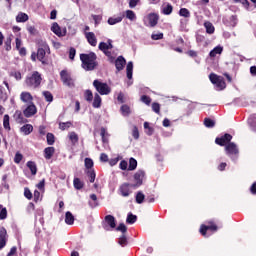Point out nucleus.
<instances>
[{"label":"nucleus","instance_id":"f257e3e1","mask_svg":"<svg viewBox=\"0 0 256 256\" xmlns=\"http://www.w3.org/2000/svg\"><path fill=\"white\" fill-rule=\"evenodd\" d=\"M231 139H233L231 134H225L220 138H216L215 143L221 147H225L226 155H228L232 161H237V158L239 157V148L237 147V144L231 142Z\"/></svg>","mask_w":256,"mask_h":256},{"label":"nucleus","instance_id":"f03ea898","mask_svg":"<svg viewBox=\"0 0 256 256\" xmlns=\"http://www.w3.org/2000/svg\"><path fill=\"white\" fill-rule=\"evenodd\" d=\"M80 60L82 61V67L85 71H93V69L97 67V55L93 52L81 54Z\"/></svg>","mask_w":256,"mask_h":256},{"label":"nucleus","instance_id":"7ed1b4c3","mask_svg":"<svg viewBox=\"0 0 256 256\" xmlns=\"http://www.w3.org/2000/svg\"><path fill=\"white\" fill-rule=\"evenodd\" d=\"M209 79L213 85H215L217 91H223L227 84H225V80L221 76H217V74H210Z\"/></svg>","mask_w":256,"mask_h":256},{"label":"nucleus","instance_id":"20e7f679","mask_svg":"<svg viewBox=\"0 0 256 256\" xmlns=\"http://www.w3.org/2000/svg\"><path fill=\"white\" fill-rule=\"evenodd\" d=\"M26 85L33 89L39 87V85H41V74H39V72H33L31 76L26 78Z\"/></svg>","mask_w":256,"mask_h":256},{"label":"nucleus","instance_id":"39448f33","mask_svg":"<svg viewBox=\"0 0 256 256\" xmlns=\"http://www.w3.org/2000/svg\"><path fill=\"white\" fill-rule=\"evenodd\" d=\"M93 85L96 91L100 93V95H109L111 93V88L109 87V85H107V83H103L99 80H94Z\"/></svg>","mask_w":256,"mask_h":256},{"label":"nucleus","instance_id":"423d86ee","mask_svg":"<svg viewBox=\"0 0 256 256\" xmlns=\"http://www.w3.org/2000/svg\"><path fill=\"white\" fill-rule=\"evenodd\" d=\"M47 53H49V45H47V42L41 41L37 52V59L42 63H45L44 59Z\"/></svg>","mask_w":256,"mask_h":256},{"label":"nucleus","instance_id":"0eeeda50","mask_svg":"<svg viewBox=\"0 0 256 256\" xmlns=\"http://www.w3.org/2000/svg\"><path fill=\"white\" fill-rule=\"evenodd\" d=\"M146 27H155L159 23V15L156 13H150L143 19Z\"/></svg>","mask_w":256,"mask_h":256},{"label":"nucleus","instance_id":"6e6552de","mask_svg":"<svg viewBox=\"0 0 256 256\" xmlns=\"http://www.w3.org/2000/svg\"><path fill=\"white\" fill-rule=\"evenodd\" d=\"M215 231H217V225L213 224V222H209L208 225H201L200 227V233L203 237H209Z\"/></svg>","mask_w":256,"mask_h":256},{"label":"nucleus","instance_id":"1a4fd4ad","mask_svg":"<svg viewBox=\"0 0 256 256\" xmlns=\"http://www.w3.org/2000/svg\"><path fill=\"white\" fill-rule=\"evenodd\" d=\"M131 187H133V184L124 183L119 187V193L122 195V197H129L133 191L131 190Z\"/></svg>","mask_w":256,"mask_h":256},{"label":"nucleus","instance_id":"9d476101","mask_svg":"<svg viewBox=\"0 0 256 256\" xmlns=\"http://www.w3.org/2000/svg\"><path fill=\"white\" fill-rule=\"evenodd\" d=\"M60 77L64 85H67L68 87H73V78H71V75L67 73L66 70L61 71Z\"/></svg>","mask_w":256,"mask_h":256},{"label":"nucleus","instance_id":"9b49d317","mask_svg":"<svg viewBox=\"0 0 256 256\" xmlns=\"http://www.w3.org/2000/svg\"><path fill=\"white\" fill-rule=\"evenodd\" d=\"M143 177H145V172H143L141 170H139L134 175L135 184H132L134 189H137V187H141V185H143Z\"/></svg>","mask_w":256,"mask_h":256},{"label":"nucleus","instance_id":"f8f14e48","mask_svg":"<svg viewBox=\"0 0 256 256\" xmlns=\"http://www.w3.org/2000/svg\"><path fill=\"white\" fill-rule=\"evenodd\" d=\"M115 225V217L111 215L105 217L104 229L106 231H109V227L110 229H115Z\"/></svg>","mask_w":256,"mask_h":256},{"label":"nucleus","instance_id":"ddd939ff","mask_svg":"<svg viewBox=\"0 0 256 256\" xmlns=\"http://www.w3.org/2000/svg\"><path fill=\"white\" fill-rule=\"evenodd\" d=\"M7 229L1 228L0 229V251L1 249H4L5 245H7Z\"/></svg>","mask_w":256,"mask_h":256},{"label":"nucleus","instance_id":"4468645a","mask_svg":"<svg viewBox=\"0 0 256 256\" xmlns=\"http://www.w3.org/2000/svg\"><path fill=\"white\" fill-rule=\"evenodd\" d=\"M99 49L100 51H103V53H105L107 57H111V52L109 51V49H113V44H111V42L109 43L101 42L99 44Z\"/></svg>","mask_w":256,"mask_h":256},{"label":"nucleus","instance_id":"2eb2a0df","mask_svg":"<svg viewBox=\"0 0 256 256\" xmlns=\"http://www.w3.org/2000/svg\"><path fill=\"white\" fill-rule=\"evenodd\" d=\"M36 113H37V107L33 103L28 104L26 109L23 111V114L26 117H33V115H35Z\"/></svg>","mask_w":256,"mask_h":256},{"label":"nucleus","instance_id":"dca6fc26","mask_svg":"<svg viewBox=\"0 0 256 256\" xmlns=\"http://www.w3.org/2000/svg\"><path fill=\"white\" fill-rule=\"evenodd\" d=\"M85 38L87 39L89 45L92 47H97V36L93 32H85Z\"/></svg>","mask_w":256,"mask_h":256},{"label":"nucleus","instance_id":"f3484780","mask_svg":"<svg viewBox=\"0 0 256 256\" xmlns=\"http://www.w3.org/2000/svg\"><path fill=\"white\" fill-rule=\"evenodd\" d=\"M20 100L22 103H26V105H31L33 103V96L29 92H22L20 94Z\"/></svg>","mask_w":256,"mask_h":256},{"label":"nucleus","instance_id":"a211bd4d","mask_svg":"<svg viewBox=\"0 0 256 256\" xmlns=\"http://www.w3.org/2000/svg\"><path fill=\"white\" fill-rule=\"evenodd\" d=\"M51 31L55 33V35H57L58 37H65V30L62 31L61 30V27H59V24H57V22H54L52 24V27H51Z\"/></svg>","mask_w":256,"mask_h":256},{"label":"nucleus","instance_id":"6ab92c4d","mask_svg":"<svg viewBox=\"0 0 256 256\" xmlns=\"http://www.w3.org/2000/svg\"><path fill=\"white\" fill-rule=\"evenodd\" d=\"M125 63H127L125 58H123V56H119L115 61V67H116L117 71H123V69L125 67Z\"/></svg>","mask_w":256,"mask_h":256},{"label":"nucleus","instance_id":"aec40b11","mask_svg":"<svg viewBox=\"0 0 256 256\" xmlns=\"http://www.w3.org/2000/svg\"><path fill=\"white\" fill-rule=\"evenodd\" d=\"M20 131L23 135H31L33 133V125L26 124L20 128Z\"/></svg>","mask_w":256,"mask_h":256},{"label":"nucleus","instance_id":"412c9836","mask_svg":"<svg viewBox=\"0 0 256 256\" xmlns=\"http://www.w3.org/2000/svg\"><path fill=\"white\" fill-rule=\"evenodd\" d=\"M162 13L164 15H171L173 13V6L169 3H164L162 5Z\"/></svg>","mask_w":256,"mask_h":256},{"label":"nucleus","instance_id":"4be33fe9","mask_svg":"<svg viewBox=\"0 0 256 256\" xmlns=\"http://www.w3.org/2000/svg\"><path fill=\"white\" fill-rule=\"evenodd\" d=\"M65 223L66 225H73L75 223V216L70 211L65 214Z\"/></svg>","mask_w":256,"mask_h":256},{"label":"nucleus","instance_id":"5701e85b","mask_svg":"<svg viewBox=\"0 0 256 256\" xmlns=\"http://www.w3.org/2000/svg\"><path fill=\"white\" fill-rule=\"evenodd\" d=\"M16 21L17 23H25L26 21H29V15H27L26 13L20 12L16 16Z\"/></svg>","mask_w":256,"mask_h":256},{"label":"nucleus","instance_id":"b1692460","mask_svg":"<svg viewBox=\"0 0 256 256\" xmlns=\"http://www.w3.org/2000/svg\"><path fill=\"white\" fill-rule=\"evenodd\" d=\"M204 27L206 29V33H208L209 35H213L215 33V26H213V23L205 22Z\"/></svg>","mask_w":256,"mask_h":256},{"label":"nucleus","instance_id":"393cba45","mask_svg":"<svg viewBox=\"0 0 256 256\" xmlns=\"http://www.w3.org/2000/svg\"><path fill=\"white\" fill-rule=\"evenodd\" d=\"M222 53H223V47L219 45L210 51V57H217V55H221Z\"/></svg>","mask_w":256,"mask_h":256},{"label":"nucleus","instance_id":"a878e982","mask_svg":"<svg viewBox=\"0 0 256 256\" xmlns=\"http://www.w3.org/2000/svg\"><path fill=\"white\" fill-rule=\"evenodd\" d=\"M44 157L45 159H51V157H53L54 153H55V148L54 147H47L44 150Z\"/></svg>","mask_w":256,"mask_h":256},{"label":"nucleus","instance_id":"bb28decb","mask_svg":"<svg viewBox=\"0 0 256 256\" xmlns=\"http://www.w3.org/2000/svg\"><path fill=\"white\" fill-rule=\"evenodd\" d=\"M26 166L30 169L32 175H37V164L33 161H28Z\"/></svg>","mask_w":256,"mask_h":256},{"label":"nucleus","instance_id":"cd10ccee","mask_svg":"<svg viewBox=\"0 0 256 256\" xmlns=\"http://www.w3.org/2000/svg\"><path fill=\"white\" fill-rule=\"evenodd\" d=\"M121 21H123V16L110 17L108 18V25H117V23H121Z\"/></svg>","mask_w":256,"mask_h":256},{"label":"nucleus","instance_id":"c85d7f7f","mask_svg":"<svg viewBox=\"0 0 256 256\" xmlns=\"http://www.w3.org/2000/svg\"><path fill=\"white\" fill-rule=\"evenodd\" d=\"M127 78L132 80L133 79V62H128L126 66Z\"/></svg>","mask_w":256,"mask_h":256},{"label":"nucleus","instance_id":"c756f323","mask_svg":"<svg viewBox=\"0 0 256 256\" xmlns=\"http://www.w3.org/2000/svg\"><path fill=\"white\" fill-rule=\"evenodd\" d=\"M68 139L71 141L72 145H75L79 142V136L75 132H70L68 134Z\"/></svg>","mask_w":256,"mask_h":256},{"label":"nucleus","instance_id":"7c9ffc66","mask_svg":"<svg viewBox=\"0 0 256 256\" xmlns=\"http://www.w3.org/2000/svg\"><path fill=\"white\" fill-rule=\"evenodd\" d=\"M92 105L95 109H99V107H101V96H99L97 93L94 95V100Z\"/></svg>","mask_w":256,"mask_h":256},{"label":"nucleus","instance_id":"2f4dec72","mask_svg":"<svg viewBox=\"0 0 256 256\" xmlns=\"http://www.w3.org/2000/svg\"><path fill=\"white\" fill-rule=\"evenodd\" d=\"M126 19H129V21H135L137 19V15L133 10H126L125 11Z\"/></svg>","mask_w":256,"mask_h":256},{"label":"nucleus","instance_id":"473e14b6","mask_svg":"<svg viewBox=\"0 0 256 256\" xmlns=\"http://www.w3.org/2000/svg\"><path fill=\"white\" fill-rule=\"evenodd\" d=\"M90 199H91V201H89V206L92 209H95V207H97V205H99V203L97 202V195L91 194ZM93 201H94V203H93Z\"/></svg>","mask_w":256,"mask_h":256},{"label":"nucleus","instance_id":"72a5a7b5","mask_svg":"<svg viewBox=\"0 0 256 256\" xmlns=\"http://www.w3.org/2000/svg\"><path fill=\"white\" fill-rule=\"evenodd\" d=\"M120 110L124 117H128V115H131V108H129L128 105H122Z\"/></svg>","mask_w":256,"mask_h":256},{"label":"nucleus","instance_id":"f704fd0d","mask_svg":"<svg viewBox=\"0 0 256 256\" xmlns=\"http://www.w3.org/2000/svg\"><path fill=\"white\" fill-rule=\"evenodd\" d=\"M3 127L7 131H11V126L9 124V115H7V114L4 115V118H3Z\"/></svg>","mask_w":256,"mask_h":256},{"label":"nucleus","instance_id":"c9c22d12","mask_svg":"<svg viewBox=\"0 0 256 256\" xmlns=\"http://www.w3.org/2000/svg\"><path fill=\"white\" fill-rule=\"evenodd\" d=\"M128 169L129 171H135L137 169V160L135 158H130Z\"/></svg>","mask_w":256,"mask_h":256},{"label":"nucleus","instance_id":"e433bc0d","mask_svg":"<svg viewBox=\"0 0 256 256\" xmlns=\"http://www.w3.org/2000/svg\"><path fill=\"white\" fill-rule=\"evenodd\" d=\"M73 185L77 190L83 189V182L79 178H74Z\"/></svg>","mask_w":256,"mask_h":256},{"label":"nucleus","instance_id":"4c0bfd02","mask_svg":"<svg viewBox=\"0 0 256 256\" xmlns=\"http://www.w3.org/2000/svg\"><path fill=\"white\" fill-rule=\"evenodd\" d=\"M84 98L86 101H88V103H91V101H93V92H91V90H86L84 92Z\"/></svg>","mask_w":256,"mask_h":256},{"label":"nucleus","instance_id":"58836bf2","mask_svg":"<svg viewBox=\"0 0 256 256\" xmlns=\"http://www.w3.org/2000/svg\"><path fill=\"white\" fill-rule=\"evenodd\" d=\"M85 167L88 169V171L93 170V160L91 158H85Z\"/></svg>","mask_w":256,"mask_h":256},{"label":"nucleus","instance_id":"ea45409f","mask_svg":"<svg viewBox=\"0 0 256 256\" xmlns=\"http://www.w3.org/2000/svg\"><path fill=\"white\" fill-rule=\"evenodd\" d=\"M143 201H145V194H143V192H138L136 194V203L141 205V203H143Z\"/></svg>","mask_w":256,"mask_h":256},{"label":"nucleus","instance_id":"a19ab883","mask_svg":"<svg viewBox=\"0 0 256 256\" xmlns=\"http://www.w3.org/2000/svg\"><path fill=\"white\" fill-rule=\"evenodd\" d=\"M144 129H145L146 135H149V136L153 135L154 130L151 126H149V122L144 123Z\"/></svg>","mask_w":256,"mask_h":256},{"label":"nucleus","instance_id":"79ce46f5","mask_svg":"<svg viewBox=\"0 0 256 256\" xmlns=\"http://www.w3.org/2000/svg\"><path fill=\"white\" fill-rule=\"evenodd\" d=\"M135 221H137V216L133 215V214H128L126 222L129 223L130 225H133V223H135Z\"/></svg>","mask_w":256,"mask_h":256},{"label":"nucleus","instance_id":"37998d69","mask_svg":"<svg viewBox=\"0 0 256 256\" xmlns=\"http://www.w3.org/2000/svg\"><path fill=\"white\" fill-rule=\"evenodd\" d=\"M9 99V95L7 92L3 91V87L0 86V101H7Z\"/></svg>","mask_w":256,"mask_h":256},{"label":"nucleus","instance_id":"c03bdc74","mask_svg":"<svg viewBox=\"0 0 256 256\" xmlns=\"http://www.w3.org/2000/svg\"><path fill=\"white\" fill-rule=\"evenodd\" d=\"M87 175L89 177L90 183H95V171L94 170H87Z\"/></svg>","mask_w":256,"mask_h":256},{"label":"nucleus","instance_id":"a18cd8bd","mask_svg":"<svg viewBox=\"0 0 256 256\" xmlns=\"http://www.w3.org/2000/svg\"><path fill=\"white\" fill-rule=\"evenodd\" d=\"M179 15L181 16V17H191V13L189 12V10L187 9V8H182V9H180V11H179Z\"/></svg>","mask_w":256,"mask_h":256},{"label":"nucleus","instance_id":"49530a36","mask_svg":"<svg viewBox=\"0 0 256 256\" xmlns=\"http://www.w3.org/2000/svg\"><path fill=\"white\" fill-rule=\"evenodd\" d=\"M0 219H7V208H3V205H0Z\"/></svg>","mask_w":256,"mask_h":256},{"label":"nucleus","instance_id":"de8ad7c7","mask_svg":"<svg viewBox=\"0 0 256 256\" xmlns=\"http://www.w3.org/2000/svg\"><path fill=\"white\" fill-rule=\"evenodd\" d=\"M43 95H44L46 101H48V103H51L53 101V94H51V92L45 91V92H43Z\"/></svg>","mask_w":256,"mask_h":256},{"label":"nucleus","instance_id":"09e8293b","mask_svg":"<svg viewBox=\"0 0 256 256\" xmlns=\"http://www.w3.org/2000/svg\"><path fill=\"white\" fill-rule=\"evenodd\" d=\"M69 127H71V122H62L59 124L61 131H65V129H69Z\"/></svg>","mask_w":256,"mask_h":256},{"label":"nucleus","instance_id":"8fccbe9b","mask_svg":"<svg viewBox=\"0 0 256 256\" xmlns=\"http://www.w3.org/2000/svg\"><path fill=\"white\" fill-rule=\"evenodd\" d=\"M46 138L48 145H53V143H55V136L53 134L48 133Z\"/></svg>","mask_w":256,"mask_h":256},{"label":"nucleus","instance_id":"3c124183","mask_svg":"<svg viewBox=\"0 0 256 256\" xmlns=\"http://www.w3.org/2000/svg\"><path fill=\"white\" fill-rule=\"evenodd\" d=\"M119 245H121V247H125V245H127V237L125 236V234H123L118 241Z\"/></svg>","mask_w":256,"mask_h":256},{"label":"nucleus","instance_id":"603ef678","mask_svg":"<svg viewBox=\"0 0 256 256\" xmlns=\"http://www.w3.org/2000/svg\"><path fill=\"white\" fill-rule=\"evenodd\" d=\"M21 161H23V154L17 152L14 157V163L19 164Z\"/></svg>","mask_w":256,"mask_h":256},{"label":"nucleus","instance_id":"864d4df0","mask_svg":"<svg viewBox=\"0 0 256 256\" xmlns=\"http://www.w3.org/2000/svg\"><path fill=\"white\" fill-rule=\"evenodd\" d=\"M204 125H205V127H215V121H213L209 118H206L204 120Z\"/></svg>","mask_w":256,"mask_h":256},{"label":"nucleus","instance_id":"5fc2aeb1","mask_svg":"<svg viewBox=\"0 0 256 256\" xmlns=\"http://www.w3.org/2000/svg\"><path fill=\"white\" fill-rule=\"evenodd\" d=\"M24 196L26 197V199H33V194L31 193V190H29V188L24 189Z\"/></svg>","mask_w":256,"mask_h":256},{"label":"nucleus","instance_id":"6e6d98bb","mask_svg":"<svg viewBox=\"0 0 256 256\" xmlns=\"http://www.w3.org/2000/svg\"><path fill=\"white\" fill-rule=\"evenodd\" d=\"M141 102L145 103V105H150L151 104V98L149 96L143 95L141 97Z\"/></svg>","mask_w":256,"mask_h":256},{"label":"nucleus","instance_id":"4d7b16f0","mask_svg":"<svg viewBox=\"0 0 256 256\" xmlns=\"http://www.w3.org/2000/svg\"><path fill=\"white\" fill-rule=\"evenodd\" d=\"M152 110L154 111V113H159L161 111V106L159 105V103H153Z\"/></svg>","mask_w":256,"mask_h":256},{"label":"nucleus","instance_id":"13d9d810","mask_svg":"<svg viewBox=\"0 0 256 256\" xmlns=\"http://www.w3.org/2000/svg\"><path fill=\"white\" fill-rule=\"evenodd\" d=\"M132 136L134 137V139H139V129H137V126L133 127Z\"/></svg>","mask_w":256,"mask_h":256},{"label":"nucleus","instance_id":"bf43d9fd","mask_svg":"<svg viewBox=\"0 0 256 256\" xmlns=\"http://www.w3.org/2000/svg\"><path fill=\"white\" fill-rule=\"evenodd\" d=\"M76 53H77V51L75 50V48H70L69 59H71V61H73L75 59Z\"/></svg>","mask_w":256,"mask_h":256},{"label":"nucleus","instance_id":"052dcab7","mask_svg":"<svg viewBox=\"0 0 256 256\" xmlns=\"http://www.w3.org/2000/svg\"><path fill=\"white\" fill-rule=\"evenodd\" d=\"M116 231H121V233H126L127 232V226L125 224H120L117 228Z\"/></svg>","mask_w":256,"mask_h":256},{"label":"nucleus","instance_id":"680f3d73","mask_svg":"<svg viewBox=\"0 0 256 256\" xmlns=\"http://www.w3.org/2000/svg\"><path fill=\"white\" fill-rule=\"evenodd\" d=\"M139 1H141V0H130V1H129V7H130V9H135V6H136V5H139Z\"/></svg>","mask_w":256,"mask_h":256},{"label":"nucleus","instance_id":"e2e57ef3","mask_svg":"<svg viewBox=\"0 0 256 256\" xmlns=\"http://www.w3.org/2000/svg\"><path fill=\"white\" fill-rule=\"evenodd\" d=\"M128 165H129V164L127 163V161L122 160V161L120 162V169H122V171H125V170H127Z\"/></svg>","mask_w":256,"mask_h":256},{"label":"nucleus","instance_id":"0e129e2a","mask_svg":"<svg viewBox=\"0 0 256 256\" xmlns=\"http://www.w3.org/2000/svg\"><path fill=\"white\" fill-rule=\"evenodd\" d=\"M152 39L154 41H159V39H161L163 37V33H158V34H152Z\"/></svg>","mask_w":256,"mask_h":256},{"label":"nucleus","instance_id":"69168bd1","mask_svg":"<svg viewBox=\"0 0 256 256\" xmlns=\"http://www.w3.org/2000/svg\"><path fill=\"white\" fill-rule=\"evenodd\" d=\"M100 135H101V137H102V141H105V137H106V135H107V129L101 128V130H100Z\"/></svg>","mask_w":256,"mask_h":256},{"label":"nucleus","instance_id":"338daca9","mask_svg":"<svg viewBox=\"0 0 256 256\" xmlns=\"http://www.w3.org/2000/svg\"><path fill=\"white\" fill-rule=\"evenodd\" d=\"M12 77H15L17 81L21 79V72H12Z\"/></svg>","mask_w":256,"mask_h":256},{"label":"nucleus","instance_id":"774afa93","mask_svg":"<svg viewBox=\"0 0 256 256\" xmlns=\"http://www.w3.org/2000/svg\"><path fill=\"white\" fill-rule=\"evenodd\" d=\"M15 253H17V247H16V246H13V247L10 249V252L7 254V256L15 255Z\"/></svg>","mask_w":256,"mask_h":256}]
</instances>
